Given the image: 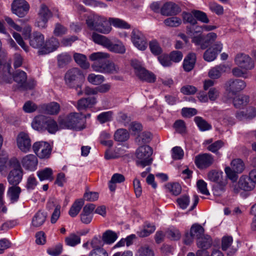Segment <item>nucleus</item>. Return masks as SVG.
I'll use <instances>...</instances> for the list:
<instances>
[{
	"mask_svg": "<svg viewBox=\"0 0 256 256\" xmlns=\"http://www.w3.org/2000/svg\"><path fill=\"white\" fill-rule=\"evenodd\" d=\"M85 120L82 113L63 114L58 118L59 126L60 128L74 129L80 130L85 126L84 124Z\"/></svg>",
	"mask_w": 256,
	"mask_h": 256,
	"instance_id": "nucleus-1",
	"label": "nucleus"
},
{
	"mask_svg": "<svg viewBox=\"0 0 256 256\" xmlns=\"http://www.w3.org/2000/svg\"><path fill=\"white\" fill-rule=\"evenodd\" d=\"M32 126L34 130H47L50 134H54L58 130V126L51 116L39 114L34 119Z\"/></svg>",
	"mask_w": 256,
	"mask_h": 256,
	"instance_id": "nucleus-2",
	"label": "nucleus"
},
{
	"mask_svg": "<svg viewBox=\"0 0 256 256\" xmlns=\"http://www.w3.org/2000/svg\"><path fill=\"white\" fill-rule=\"evenodd\" d=\"M106 17L98 14H92L86 20L88 27L91 30H96L100 33L108 34L112 30L110 26L106 24Z\"/></svg>",
	"mask_w": 256,
	"mask_h": 256,
	"instance_id": "nucleus-3",
	"label": "nucleus"
},
{
	"mask_svg": "<svg viewBox=\"0 0 256 256\" xmlns=\"http://www.w3.org/2000/svg\"><path fill=\"white\" fill-rule=\"evenodd\" d=\"M92 38L95 43L102 46L112 52L124 54L126 52L124 46L119 40L116 44H113L105 36L94 32L93 33Z\"/></svg>",
	"mask_w": 256,
	"mask_h": 256,
	"instance_id": "nucleus-4",
	"label": "nucleus"
},
{
	"mask_svg": "<svg viewBox=\"0 0 256 256\" xmlns=\"http://www.w3.org/2000/svg\"><path fill=\"white\" fill-rule=\"evenodd\" d=\"M84 76L82 71L78 68H72L68 70L64 76V80L66 84L70 88L76 89L80 87V84L84 82Z\"/></svg>",
	"mask_w": 256,
	"mask_h": 256,
	"instance_id": "nucleus-5",
	"label": "nucleus"
},
{
	"mask_svg": "<svg viewBox=\"0 0 256 256\" xmlns=\"http://www.w3.org/2000/svg\"><path fill=\"white\" fill-rule=\"evenodd\" d=\"M131 66L134 70V74L140 80L150 83L155 82L156 76L146 70L140 62L137 60H132L131 61Z\"/></svg>",
	"mask_w": 256,
	"mask_h": 256,
	"instance_id": "nucleus-6",
	"label": "nucleus"
},
{
	"mask_svg": "<svg viewBox=\"0 0 256 256\" xmlns=\"http://www.w3.org/2000/svg\"><path fill=\"white\" fill-rule=\"evenodd\" d=\"M131 66L134 70V74L140 80L150 83L155 82L156 76L146 70L140 62L137 60H132L131 61Z\"/></svg>",
	"mask_w": 256,
	"mask_h": 256,
	"instance_id": "nucleus-7",
	"label": "nucleus"
},
{
	"mask_svg": "<svg viewBox=\"0 0 256 256\" xmlns=\"http://www.w3.org/2000/svg\"><path fill=\"white\" fill-rule=\"evenodd\" d=\"M9 164L13 170L10 171L8 176V180L10 184L16 186L22 180V170L19 161L14 157L10 160Z\"/></svg>",
	"mask_w": 256,
	"mask_h": 256,
	"instance_id": "nucleus-8",
	"label": "nucleus"
},
{
	"mask_svg": "<svg viewBox=\"0 0 256 256\" xmlns=\"http://www.w3.org/2000/svg\"><path fill=\"white\" fill-rule=\"evenodd\" d=\"M136 154L137 166L144 168L152 163V158L151 156L152 154V150L150 146L144 145L140 146L137 149Z\"/></svg>",
	"mask_w": 256,
	"mask_h": 256,
	"instance_id": "nucleus-9",
	"label": "nucleus"
},
{
	"mask_svg": "<svg viewBox=\"0 0 256 256\" xmlns=\"http://www.w3.org/2000/svg\"><path fill=\"white\" fill-rule=\"evenodd\" d=\"M8 68V66L6 68L8 70L5 72L4 74L0 72V84H2L4 82L11 83L14 80L20 87L22 88V86H24V84L26 82V74L22 70H17L13 74L12 78Z\"/></svg>",
	"mask_w": 256,
	"mask_h": 256,
	"instance_id": "nucleus-10",
	"label": "nucleus"
},
{
	"mask_svg": "<svg viewBox=\"0 0 256 256\" xmlns=\"http://www.w3.org/2000/svg\"><path fill=\"white\" fill-rule=\"evenodd\" d=\"M108 56V54L102 52L92 54L90 56L89 58L90 60L94 62L92 65L93 70L98 72L104 73V72L101 71V70L106 69V59Z\"/></svg>",
	"mask_w": 256,
	"mask_h": 256,
	"instance_id": "nucleus-11",
	"label": "nucleus"
},
{
	"mask_svg": "<svg viewBox=\"0 0 256 256\" xmlns=\"http://www.w3.org/2000/svg\"><path fill=\"white\" fill-rule=\"evenodd\" d=\"M52 16V13L48 8L46 4H42L38 13L35 26L40 29L46 28L48 20Z\"/></svg>",
	"mask_w": 256,
	"mask_h": 256,
	"instance_id": "nucleus-12",
	"label": "nucleus"
},
{
	"mask_svg": "<svg viewBox=\"0 0 256 256\" xmlns=\"http://www.w3.org/2000/svg\"><path fill=\"white\" fill-rule=\"evenodd\" d=\"M11 6L12 12L19 18L24 17L30 8L29 4L25 0H14Z\"/></svg>",
	"mask_w": 256,
	"mask_h": 256,
	"instance_id": "nucleus-13",
	"label": "nucleus"
},
{
	"mask_svg": "<svg viewBox=\"0 0 256 256\" xmlns=\"http://www.w3.org/2000/svg\"><path fill=\"white\" fill-rule=\"evenodd\" d=\"M131 40L134 45L140 50H144L147 48L145 36L138 29H134L131 33Z\"/></svg>",
	"mask_w": 256,
	"mask_h": 256,
	"instance_id": "nucleus-14",
	"label": "nucleus"
},
{
	"mask_svg": "<svg viewBox=\"0 0 256 256\" xmlns=\"http://www.w3.org/2000/svg\"><path fill=\"white\" fill-rule=\"evenodd\" d=\"M217 38V34L214 32H210L206 36L200 35L192 38V42L196 45L200 46L202 49L206 48Z\"/></svg>",
	"mask_w": 256,
	"mask_h": 256,
	"instance_id": "nucleus-15",
	"label": "nucleus"
},
{
	"mask_svg": "<svg viewBox=\"0 0 256 256\" xmlns=\"http://www.w3.org/2000/svg\"><path fill=\"white\" fill-rule=\"evenodd\" d=\"M214 162L213 156L210 154H201L196 156L194 163L200 169L206 168L210 166Z\"/></svg>",
	"mask_w": 256,
	"mask_h": 256,
	"instance_id": "nucleus-16",
	"label": "nucleus"
},
{
	"mask_svg": "<svg viewBox=\"0 0 256 256\" xmlns=\"http://www.w3.org/2000/svg\"><path fill=\"white\" fill-rule=\"evenodd\" d=\"M17 146L19 149L24 152H27L31 148V140L28 134L20 132L16 138Z\"/></svg>",
	"mask_w": 256,
	"mask_h": 256,
	"instance_id": "nucleus-17",
	"label": "nucleus"
},
{
	"mask_svg": "<svg viewBox=\"0 0 256 256\" xmlns=\"http://www.w3.org/2000/svg\"><path fill=\"white\" fill-rule=\"evenodd\" d=\"M234 62L239 67L246 70H251L254 67L252 58L244 54H238L234 58Z\"/></svg>",
	"mask_w": 256,
	"mask_h": 256,
	"instance_id": "nucleus-18",
	"label": "nucleus"
},
{
	"mask_svg": "<svg viewBox=\"0 0 256 256\" xmlns=\"http://www.w3.org/2000/svg\"><path fill=\"white\" fill-rule=\"evenodd\" d=\"M226 86L227 90L230 92L235 94L242 90L246 88V84L242 80L231 79L227 82Z\"/></svg>",
	"mask_w": 256,
	"mask_h": 256,
	"instance_id": "nucleus-19",
	"label": "nucleus"
},
{
	"mask_svg": "<svg viewBox=\"0 0 256 256\" xmlns=\"http://www.w3.org/2000/svg\"><path fill=\"white\" fill-rule=\"evenodd\" d=\"M29 40L30 46L34 48H40L44 46V36L40 32H34L30 36Z\"/></svg>",
	"mask_w": 256,
	"mask_h": 256,
	"instance_id": "nucleus-20",
	"label": "nucleus"
},
{
	"mask_svg": "<svg viewBox=\"0 0 256 256\" xmlns=\"http://www.w3.org/2000/svg\"><path fill=\"white\" fill-rule=\"evenodd\" d=\"M21 162L24 168L33 171L36 168L38 160L36 156L30 154L24 156L22 158Z\"/></svg>",
	"mask_w": 256,
	"mask_h": 256,
	"instance_id": "nucleus-21",
	"label": "nucleus"
},
{
	"mask_svg": "<svg viewBox=\"0 0 256 256\" xmlns=\"http://www.w3.org/2000/svg\"><path fill=\"white\" fill-rule=\"evenodd\" d=\"M180 11L178 6L172 2H166L161 8V14L167 16L176 14Z\"/></svg>",
	"mask_w": 256,
	"mask_h": 256,
	"instance_id": "nucleus-22",
	"label": "nucleus"
},
{
	"mask_svg": "<svg viewBox=\"0 0 256 256\" xmlns=\"http://www.w3.org/2000/svg\"><path fill=\"white\" fill-rule=\"evenodd\" d=\"M229 70L230 68L228 65L220 64L212 68L208 72V76L212 79H217Z\"/></svg>",
	"mask_w": 256,
	"mask_h": 256,
	"instance_id": "nucleus-23",
	"label": "nucleus"
},
{
	"mask_svg": "<svg viewBox=\"0 0 256 256\" xmlns=\"http://www.w3.org/2000/svg\"><path fill=\"white\" fill-rule=\"evenodd\" d=\"M196 54L191 52L188 54L184 58L182 66L184 71L189 72L194 68L196 62Z\"/></svg>",
	"mask_w": 256,
	"mask_h": 256,
	"instance_id": "nucleus-24",
	"label": "nucleus"
},
{
	"mask_svg": "<svg viewBox=\"0 0 256 256\" xmlns=\"http://www.w3.org/2000/svg\"><path fill=\"white\" fill-rule=\"evenodd\" d=\"M256 184L248 177L242 176L238 181V186L240 190L245 191H250L254 189Z\"/></svg>",
	"mask_w": 256,
	"mask_h": 256,
	"instance_id": "nucleus-25",
	"label": "nucleus"
},
{
	"mask_svg": "<svg viewBox=\"0 0 256 256\" xmlns=\"http://www.w3.org/2000/svg\"><path fill=\"white\" fill-rule=\"evenodd\" d=\"M96 102L95 98H82L78 100L76 107L78 110H84L91 107Z\"/></svg>",
	"mask_w": 256,
	"mask_h": 256,
	"instance_id": "nucleus-26",
	"label": "nucleus"
},
{
	"mask_svg": "<svg viewBox=\"0 0 256 256\" xmlns=\"http://www.w3.org/2000/svg\"><path fill=\"white\" fill-rule=\"evenodd\" d=\"M212 240L208 235L204 234L201 238L196 240V244L200 250H207L210 248L212 245Z\"/></svg>",
	"mask_w": 256,
	"mask_h": 256,
	"instance_id": "nucleus-27",
	"label": "nucleus"
},
{
	"mask_svg": "<svg viewBox=\"0 0 256 256\" xmlns=\"http://www.w3.org/2000/svg\"><path fill=\"white\" fill-rule=\"evenodd\" d=\"M37 176L40 181L48 180L52 182L54 179L53 170L50 168H46L38 171Z\"/></svg>",
	"mask_w": 256,
	"mask_h": 256,
	"instance_id": "nucleus-28",
	"label": "nucleus"
},
{
	"mask_svg": "<svg viewBox=\"0 0 256 256\" xmlns=\"http://www.w3.org/2000/svg\"><path fill=\"white\" fill-rule=\"evenodd\" d=\"M46 214L41 211L38 212L34 216L32 224L34 227H39L42 226L46 218Z\"/></svg>",
	"mask_w": 256,
	"mask_h": 256,
	"instance_id": "nucleus-29",
	"label": "nucleus"
},
{
	"mask_svg": "<svg viewBox=\"0 0 256 256\" xmlns=\"http://www.w3.org/2000/svg\"><path fill=\"white\" fill-rule=\"evenodd\" d=\"M40 112H58L60 110L59 104L56 102L44 104L39 106Z\"/></svg>",
	"mask_w": 256,
	"mask_h": 256,
	"instance_id": "nucleus-30",
	"label": "nucleus"
},
{
	"mask_svg": "<svg viewBox=\"0 0 256 256\" xmlns=\"http://www.w3.org/2000/svg\"><path fill=\"white\" fill-rule=\"evenodd\" d=\"M249 102V97L245 95H240L235 97L233 100L235 108H242L246 106Z\"/></svg>",
	"mask_w": 256,
	"mask_h": 256,
	"instance_id": "nucleus-31",
	"label": "nucleus"
},
{
	"mask_svg": "<svg viewBox=\"0 0 256 256\" xmlns=\"http://www.w3.org/2000/svg\"><path fill=\"white\" fill-rule=\"evenodd\" d=\"M118 236L112 230H107L103 233L102 240L104 243L112 244L118 238Z\"/></svg>",
	"mask_w": 256,
	"mask_h": 256,
	"instance_id": "nucleus-32",
	"label": "nucleus"
},
{
	"mask_svg": "<svg viewBox=\"0 0 256 256\" xmlns=\"http://www.w3.org/2000/svg\"><path fill=\"white\" fill-rule=\"evenodd\" d=\"M108 22L110 26L112 24L116 28L124 29H129L130 28V26L126 21L118 18H110Z\"/></svg>",
	"mask_w": 256,
	"mask_h": 256,
	"instance_id": "nucleus-33",
	"label": "nucleus"
},
{
	"mask_svg": "<svg viewBox=\"0 0 256 256\" xmlns=\"http://www.w3.org/2000/svg\"><path fill=\"white\" fill-rule=\"evenodd\" d=\"M84 204V202L82 200L80 199L76 200L72 206L68 214L72 217H75L78 215L80 210L82 206Z\"/></svg>",
	"mask_w": 256,
	"mask_h": 256,
	"instance_id": "nucleus-34",
	"label": "nucleus"
},
{
	"mask_svg": "<svg viewBox=\"0 0 256 256\" xmlns=\"http://www.w3.org/2000/svg\"><path fill=\"white\" fill-rule=\"evenodd\" d=\"M74 58L76 64L82 68L87 69L90 67V64L87 62L86 57L85 55L81 54L75 53L74 55Z\"/></svg>",
	"mask_w": 256,
	"mask_h": 256,
	"instance_id": "nucleus-35",
	"label": "nucleus"
},
{
	"mask_svg": "<svg viewBox=\"0 0 256 256\" xmlns=\"http://www.w3.org/2000/svg\"><path fill=\"white\" fill-rule=\"evenodd\" d=\"M21 192V189L19 186H12L10 187L8 191V195L10 197L11 202H16L19 198Z\"/></svg>",
	"mask_w": 256,
	"mask_h": 256,
	"instance_id": "nucleus-36",
	"label": "nucleus"
},
{
	"mask_svg": "<svg viewBox=\"0 0 256 256\" xmlns=\"http://www.w3.org/2000/svg\"><path fill=\"white\" fill-rule=\"evenodd\" d=\"M155 230L156 228L154 225L150 223H146L144 226L143 229L137 232V234L140 237H146L152 233Z\"/></svg>",
	"mask_w": 256,
	"mask_h": 256,
	"instance_id": "nucleus-37",
	"label": "nucleus"
},
{
	"mask_svg": "<svg viewBox=\"0 0 256 256\" xmlns=\"http://www.w3.org/2000/svg\"><path fill=\"white\" fill-rule=\"evenodd\" d=\"M230 166L234 170L239 174L242 173L245 168L244 162L240 158L233 160L230 163Z\"/></svg>",
	"mask_w": 256,
	"mask_h": 256,
	"instance_id": "nucleus-38",
	"label": "nucleus"
},
{
	"mask_svg": "<svg viewBox=\"0 0 256 256\" xmlns=\"http://www.w3.org/2000/svg\"><path fill=\"white\" fill-rule=\"evenodd\" d=\"M190 232L194 238L198 240L204 235V230L200 224H195L192 226Z\"/></svg>",
	"mask_w": 256,
	"mask_h": 256,
	"instance_id": "nucleus-39",
	"label": "nucleus"
},
{
	"mask_svg": "<svg viewBox=\"0 0 256 256\" xmlns=\"http://www.w3.org/2000/svg\"><path fill=\"white\" fill-rule=\"evenodd\" d=\"M80 238L79 236L74 233L70 234L68 236L65 238V242L67 246H75L80 243Z\"/></svg>",
	"mask_w": 256,
	"mask_h": 256,
	"instance_id": "nucleus-40",
	"label": "nucleus"
},
{
	"mask_svg": "<svg viewBox=\"0 0 256 256\" xmlns=\"http://www.w3.org/2000/svg\"><path fill=\"white\" fill-rule=\"evenodd\" d=\"M129 136L128 132L124 128L118 130L114 135L115 140L118 142H124L129 138Z\"/></svg>",
	"mask_w": 256,
	"mask_h": 256,
	"instance_id": "nucleus-41",
	"label": "nucleus"
},
{
	"mask_svg": "<svg viewBox=\"0 0 256 256\" xmlns=\"http://www.w3.org/2000/svg\"><path fill=\"white\" fill-rule=\"evenodd\" d=\"M41 146V150L37 154V156L40 158H48L50 154L51 148L50 145L46 142Z\"/></svg>",
	"mask_w": 256,
	"mask_h": 256,
	"instance_id": "nucleus-42",
	"label": "nucleus"
},
{
	"mask_svg": "<svg viewBox=\"0 0 256 256\" xmlns=\"http://www.w3.org/2000/svg\"><path fill=\"white\" fill-rule=\"evenodd\" d=\"M88 80L94 85H100L104 81V77L102 75L90 74L88 76Z\"/></svg>",
	"mask_w": 256,
	"mask_h": 256,
	"instance_id": "nucleus-43",
	"label": "nucleus"
},
{
	"mask_svg": "<svg viewBox=\"0 0 256 256\" xmlns=\"http://www.w3.org/2000/svg\"><path fill=\"white\" fill-rule=\"evenodd\" d=\"M152 138V135L150 132H144L136 138V140L138 144L142 145L149 142Z\"/></svg>",
	"mask_w": 256,
	"mask_h": 256,
	"instance_id": "nucleus-44",
	"label": "nucleus"
},
{
	"mask_svg": "<svg viewBox=\"0 0 256 256\" xmlns=\"http://www.w3.org/2000/svg\"><path fill=\"white\" fill-rule=\"evenodd\" d=\"M46 50L48 52H52L56 50L60 46V43L58 39L52 37L46 42Z\"/></svg>",
	"mask_w": 256,
	"mask_h": 256,
	"instance_id": "nucleus-45",
	"label": "nucleus"
},
{
	"mask_svg": "<svg viewBox=\"0 0 256 256\" xmlns=\"http://www.w3.org/2000/svg\"><path fill=\"white\" fill-rule=\"evenodd\" d=\"M194 122L200 130L202 131L209 130L212 128V126L201 117H195Z\"/></svg>",
	"mask_w": 256,
	"mask_h": 256,
	"instance_id": "nucleus-46",
	"label": "nucleus"
},
{
	"mask_svg": "<svg viewBox=\"0 0 256 256\" xmlns=\"http://www.w3.org/2000/svg\"><path fill=\"white\" fill-rule=\"evenodd\" d=\"M137 256H154L153 250L148 245L141 246L138 250Z\"/></svg>",
	"mask_w": 256,
	"mask_h": 256,
	"instance_id": "nucleus-47",
	"label": "nucleus"
},
{
	"mask_svg": "<svg viewBox=\"0 0 256 256\" xmlns=\"http://www.w3.org/2000/svg\"><path fill=\"white\" fill-rule=\"evenodd\" d=\"M149 46L151 52L154 54L158 55L162 52V48L156 40H152L150 42Z\"/></svg>",
	"mask_w": 256,
	"mask_h": 256,
	"instance_id": "nucleus-48",
	"label": "nucleus"
},
{
	"mask_svg": "<svg viewBox=\"0 0 256 256\" xmlns=\"http://www.w3.org/2000/svg\"><path fill=\"white\" fill-rule=\"evenodd\" d=\"M119 67L112 62L106 60V69H102L101 71L104 72V73L115 74L118 72Z\"/></svg>",
	"mask_w": 256,
	"mask_h": 256,
	"instance_id": "nucleus-49",
	"label": "nucleus"
},
{
	"mask_svg": "<svg viewBox=\"0 0 256 256\" xmlns=\"http://www.w3.org/2000/svg\"><path fill=\"white\" fill-rule=\"evenodd\" d=\"M68 29L66 27L60 23H56L55 25L53 33L55 36H62L66 34Z\"/></svg>",
	"mask_w": 256,
	"mask_h": 256,
	"instance_id": "nucleus-50",
	"label": "nucleus"
},
{
	"mask_svg": "<svg viewBox=\"0 0 256 256\" xmlns=\"http://www.w3.org/2000/svg\"><path fill=\"white\" fill-rule=\"evenodd\" d=\"M192 12L196 20H198L205 24L209 22V20L206 14L204 12L198 10H194Z\"/></svg>",
	"mask_w": 256,
	"mask_h": 256,
	"instance_id": "nucleus-51",
	"label": "nucleus"
},
{
	"mask_svg": "<svg viewBox=\"0 0 256 256\" xmlns=\"http://www.w3.org/2000/svg\"><path fill=\"white\" fill-rule=\"evenodd\" d=\"M12 36L15 40L16 41L18 44L22 47V48L26 52H28L29 51V47L24 42L22 37L20 35V34L14 32L12 34Z\"/></svg>",
	"mask_w": 256,
	"mask_h": 256,
	"instance_id": "nucleus-52",
	"label": "nucleus"
},
{
	"mask_svg": "<svg viewBox=\"0 0 256 256\" xmlns=\"http://www.w3.org/2000/svg\"><path fill=\"white\" fill-rule=\"evenodd\" d=\"M164 23L167 26L176 27L182 24V20L178 17H172L165 20Z\"/></svg>",
	"mask_w": 256,
	"mask_h": 256,
	"instance_id": "nucleus-53",
	"label": "nucleus"
},
{
	"mask_svg": "<svg viewBox=\"0 0 256 256\" xmlns=\"http://www.w3.org/2000/svg\"><path fill=\"white\" fill-rule=\"evenodd\" d=\"M71 60V56L68 53H62L58 56V64L61 66L68 64Z\"/></svg>",
	"mask_w": 256,
	"mask_h": 256,
	"instance_id": "nucleus-54",
	"label": "nucleus"
},
{
	"mask_svg": "<svg viewBox=\"0 0 256 256\" xmlns=\"http://www.w3.org/2000/svg\"><path fill=\"white\" fill-rule=\"evenodd\" d=\"M23 110L24 112H34L36 110H39V106H37L32 101L26 102L23 106Z\"/></svg>",
	"mask_w": 256,
	"mask_h": 256,
	"instance_id": "nucleus-55",
	"label": "nucleus"
},
{
	"mask_svg": "<svg viewBox=\"0 0 256 256\" xmlns=\"http://www.w3.org/2000/svg\"><path fill=\"white\" fill-rule=\"evenodd\" d=\"M208 6L212 12L216 13L218 15L222 14L224 12L223 7L214 2H210Z\"/></svg>",
	"mask_w": 256,
	"mask_h": 256,
	"instance_id": "nucleus-56",
	"label": "nucleus"
},
{
	"mask_svg": "<svg viewBox=\"0 0 256 256\" xmlns=\"http://www.w3.org/2000/svg\"><path fill=\"white\" fill-rule=\"evenodd\" d=\"M158 60L160 63L164 67H169L172 65V62L170 60V56L167 54H164L158 56Z\"/></svg>",
	"mask_w": 256,
	"mask_h": 256,
	"instance_id": "nucleus-57",
	"label": "nucleus"
},
{
	"mask_svg": "<svg viewBox=\"0 0 256 256\" xmlns=\"http://www.w3.org/2000/svg\"><path fill=\"white\" fill-rule=\"evenodd\" d=\"M226 182H217L214 186V193L216 195H220L225 190Z\"/></svg>",
	"mask_w": 256,
	"mask_h": 256,
	"instance_id": "nucleus-58",
	"label": "nucleus"
},
{
	"mask_svg": "<svg viewBox=\"0 0 256 256\" xmlns=\"http://www.w3.org/2000/svg\"><path fill=\"white\" fill-rule=\"evenodd\" d=\"M196 185L199 191L202 194L206 196L210 195V192L207 188V184L204 180H198Z\"/></svg>",
	"mask_w": 256,
	"mask_h": 256,
	"instance_id": "nucleus-59",
	"label": "nucleus"
},
{
	"mask_svg": "<svg viewBox=\"0 0 256 256\" xmlns=\"http://www.w3.org/2000/svg\"><path fill=\"white\" fill-rule=\"evenodd\" d=\"M182 17L184 23H190L192 25H195L197 23V20L192 12L191 13L183 12Z\"/></svg>",
	"mask_w": 256,
	"mask_h": 256,
	"instance_id": "nucleus-60",
	"label": "nucleus"
},
{
	"mask_svg": "<svg viewBox=\"0 0 256 256\" xmlns=\"http://www.w3.org/2000/svg\"><path fill=\"white\" fill-rule=\"evenodd\" d=\"M184 154V151L180 146H175L172 149V158L174 160L182 159Z\"/></svg>",
	"mask_w": 256,
	"mask_h": 256,
	"instance_id": "nucleus-61",
	"label": "nucleus"
},
{
	"mask_svg": "<svg viewBox=\"0 0 256 256\" xmlns=\"http://www.w3.org/2000/svg\"><path fill=\"white\" fill-rule=\"evenodd\" d=\"M216 52L212 50V48H209L204 53V58L205 60L210 62L214 60L216 58Z\"/></svg>",
	"mask_w": 256,
	"mask_h": 256,
	"instance_id": "nucleus-62",
	"label": "nucleus"
},
{
	"mask_svg": "<svg viewBox=\"0 0 256 256\" xmlns=\"http://www.w3.org/2000/svg\"><path fill=\"white\" fill-rule=\"evenodd\" d=\"M233 239L231 236H224L222 240V249L226 250L232 245Z\"/></svg>",
	"mask_w": 256,
	"mask_h": 256,
	"instance_id": "nucleus-63",
	"label": "nucleus"
},
{
	"mask_svg": "<svg viewBox=\"0 0 256 256\" xmlns=\"http://www.w3.org/2000/svg\"><path fill=\"white\" fill-rule=\"evenodd\" d=\"M103 240H102L100 238V237L99 238L98 237H94L91 242H90V245L92 248V250L94 249H104L103 246Z\"/></svg>",
	"mask_w": 256,
	"mask_h": 256,
	"instance_id": "nucleus-64",
	"label": "nucleus"
}]
</instances>
